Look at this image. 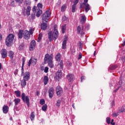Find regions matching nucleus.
Wrapping results in <instances>:
<instances>
[{
  "label": "nucleus",
  "mask_w": 125,
  "mask_h": 125,
  "mask_svg": "<svg viewBox=\"0 0 125 125\" xmlns=\"http://www.w3.org/2000/svg\"><path fill=\"white\" fill-rule=\"evenodd\" d=\"M44 62L45 63H47L48 66L50 67V68H53L54 67V64H53V54L47 53L45 55L44 58Z\"/></svg>",
  "instance_id": "obj_1"
},
{
  "label": "nucleus",
  "mask_w": 125,
  "mask_h": 125,
  "mask_svg": "<svg viewBox=\"0 0 125 125\" xmlns=\"http://www.w3.org/2000/svg\"><path fill=\"white\" fill-rule=\"evenodd\" d=\"M48 36L49 42H52L53 40L56 41L58 38V31L54 27V32L50 31L48 34Z\"/></svg>",
  "instance_id": "obj_2"
},
{
  "label": "nucleus",
  "mask_w": 125,
  "mask_h": 125,
  "mask_svg": "<svg viewBox=\"0 0 125 125\" xmlns=\"http://www.w3.org/2000/svg\"><path fill=\"white\" fill-rule=\"evenodd\" d=\"M13 40H14V35L9 34L6 39L5 44L7 46H11L13 43Z\"/></svg>",
  "instance_id": "obj_3"
},
{
  "label": "nucleus",
  "mask_w": 125,
  "mask_h": 125,
  "mask_svg": "<svg viewBox=\"0 0 125 125\" xmlns=\"http://www.w3.org/2000/svg\"><path fill=\"white\" fill-rule=\"evenodd\" d=\"M51 16V12H50V10H47L45 12L42 14V19L43 21H45V22H48V20H49Z\"/></svg>",
  "instance_id": "obj_4"
},
{
  "label": "nucleus",
  "mask_w": 125,
  "mask_h": 125,
  "mask_svg": "<svg viewBox=\"0 0 125 125\" xmlns=\"http://www.w3.org/2000/svg\"><path fill=\"white\" fill-rule=\"evenodd\" d=\"M31 9V6H28L27 7H23L22 10L23 15L25 16L26 14L27 16H30Z\"/></svg>",
  "instance_id": "obj_5"
},
{
  "label": "nucleus",
  "mask_w": 125,
  "mask_h": 125,
  "mask_svg": "<svg viewBox=\"0 0 125 125\" xmlns=\"http://www.w3.org/2000/svg\"><path fill=\"white\" fill-rule=\"evenodd\" d=\"M21 99L24 103H26L28 107H30V99H29L28 96H26L25 94L22 93L21 94Z\"/></svg>",
  "instance_id": "obj_6"
},
{
  "label": "nucleus",
  "mask_w": 125,
  "mask_h": 125,
  "mask_svg": "<svg viewBox=\"0 0 125 125\" xmlns=\"http://www.w3.org/2000/svg\"><path fill=\"white\" fill-rule=\"evenodd\" d=\"M54 78L56 82H59L60 80H62V71L61 70H58L57 72H56Z\"/></svg>",
  "instance_id": "obj_7"
},
{
  "label": "nucleus",
  "mask_w": 125,
  "mask_h": 125,
  "mask_svg": "<svg viewBox=\"0 0 125 125\" xmlns=\"http://www.w3.org/2000/svg\"><path fill=\"white\" fill-rule=\"evenodd\" d=\"M37 62H38V59H37L36 58H34V57H32L29 61L28 63V67H30L31 64H32L33 66H35V65L37 64Z\"/></svg>",
  "instance_id": "obj_8"
},
{
  "label": "nucleus",
  "mask_w": 125,
  "mask_h": 125,
  "mask_svg": "<svg viewBox=\"0 0 125 125\" xmlns=\"http://www.w3.org/2000/svg\"><path fill=\"white\" fill-rule=\"evenodd\" d=\"M56 92L57 95L59 97H60L63 93V89H62L60 86H57L56 87Z\"/></svg>",
  "instance_id": "obj_9"
},
{
  "label": "nucleus",
  "mask_w": 125,
  "mask_h": 125,
  "mask_svg": "<svg viewBox=\"0 0 125 125\" xmlns=\"http://www.w3.org/2000/svg\"><path fill=\"white\" fill-rule=\"evenodd\" d=\"M32 10L33 12L37 13H36V16L37 17H40L41 15H42V10H39L37 9V7L36 6H34L32 9Z\"/></svg>",
  "instance_id": "obj_10"
},
{
  "label": "nucleus",
  "mask_w": 125,
  "mask_h": 125,
  "mask_svg": "<svg viewBox=\"0 0 125 125\" xmlns=\"http://www.w3.org/2000/svg\"><path fill=\"white\" fill-rule=\"evenodd\" d=\"M84 27H83V25L82 26V27H81V26H78L77 27V33L78 34H81L82 36L84 34Z\"/></svg>",
  "instance_id": "obj_11"
},
{
  "label": "nucleus",
  "mask_w": 125,
  "mask_h": 125,
  "mask_svg": "<svg viewBox=\"0 0 125 125\" xmlns=\"http://www.w3.org/2000/svg\"><path fill=\"white\" fill-rule=\"evenodd\" d=\"M36 44L37 43L36 42V41L35 40H32L30 43L29 50H30V51H33V50L35 49Z\"/></svg>",
  "instance_id": "obj_12"
},
{
  "label": "nucleus",
  "mask_w": 125,
  "mask_h": 125,
  "mask_svg": "<svg viewBox=\"0 0 125 125\" xmlns=\"http://www.w3.org/2000/svg\"><path fill=\"white\" fill-rule=\"evenodd\" d=\"M31 37V34L28 30H25L23 32V39L25 40H29Z\"/></svg>",
  "instance_id": "obj_13"
},
{
  "label": "nucleus",
  "mask_w": 125,
  "mask_h": 125,
  "mask_svg": "<svg viewBox=\"0 0 125 125\" xmlns=\"http://www.w3.org/2000/svg\"><path fill=\"white\" fill-rule=\"evenodd\" d=\"M0 53L3 59L5 58L7 56V51L5 49H2Z\"/></svg>",
  "instance_id": "obj_14"
},
{
  "label": "nucleus",
  "mask_w": 125,
  "mask_h": 125,
  "mask_svg": "<svg viewBox=\"0 0 125 125\" xmlns=\"http://www.w3.org/2000/svg\"><path fill=\"white\" fill-rule=\"evenodd\" d=\"M68 41V38L67 37H65L64 40L62 42V49H66V47L67 46V42Z\"/></svg>",
  "instance_id": "obj_15"
},
{
  "label": "nucleus",
  "mask_w": 125,
  "mask_h": 125,
  "mask_svg": "<svg viewBox=\"0 0 125 125\" xmlns=\"http://www.w3.org/2000/svg\"><path fill=\"white\" fill-rule=\"evenodd\" d=\"M23 80L24 81H29L30 80V73L29 72H26L24 73Z\"/></svg>",
  "instance_id": "obj_16"
},
{
  "label": "nucleus",
  "mask_w": 125,
  "mask_h": 125,
  "mask_svg": "<svg viewBox=\"0 0 125 125\" xmlns=\"http://www.w3.org/2000/svg\"><path fill=\"white\" fill-rule=\"evenodd\" d=\"M48 93H49V98H50V99L52 98V97H53V95L54 94V89H53V87H51L49 89Z\"/></svg>",
  "instance_id": "obj_17"
},
{
  "label": "nucleus",
  "mask_w": 125,
  "mask_h": 125,
  "mask_svg": "<svg viewBox=\"0 0 125 125\" xmlns=\"http://www.w3.org/2000/svg\"><path fill=\"white\" fill-rule=\"evenodd\" d=\"M67 80H68L69 82H73L74 81V79L75 78V76L72 74H68L66 76Z\"/></svg>",
  "instance_id": "obj_18"
},
{
  "label": "nucleus",
  "mask_w": 125,
  "mask_h": 125,
  "mask_svg": "<svg viewBox=\"0 0 125 125\" xmlns=\"http://www.w3.org/2000/svg\"><path fill=\"white\" fill-rule=\"evenodd\" d=\"M22 63L21 66V77H23V75H25V73H24V65L25 64V58H23L22 59Z\"/></svg>",
  "instance_id": "obj_19"
},
{
  "label": "nucleus",
  "mask_w": 125,
  "mask_h": 125,
  "mask_svg": "<svg viewBox=\"0 0 125 125\" xmlns=\"http://www.w3.org/2000/svg\"><path fill=\"white\" fill-rule=\"evenodd\" d=\"M2 111L4 114H7L8 112V106L4 105L2 107Z\"/></svg>",
  "instance_id": "obj_20"
},
{
  "label": "nucleus",
  "mask_w": 125,
  "mask_h": 125,
  "mask_svg": "<svg viewBox=\"0 0 125 125\" xmlns=\"http://www.w3.org/2000/svg\"><path fill=\"white\" fill-rule=\"evenodd\" d=\"M41 30L45 31V30H46V28H47V24L43 22L42 24H41Z\"/></svg>",
  "instance_id": "obj_21"
},
{
  "label": "nucleus",
  "mask_w": 125,
  "mask_h": 125,
  "mask_svg": "<svg viewBox=\"0 0 125 125\" xmlns=\"http://www.w3.org/2000/svg\"><path fill=\"white\" fill-rule=\"evenodd\" d=\"M8 56L10 59H13L14 58V52L12 51H10L8 53Z\"/></svg>",
  "instance_id": "obj_22"
},
{
  "label": "nucleus",
  "mask_w": 125,
  "mask_h": 125,
  "mask_svg": "<svg viewBox=\"0 0 125 125\" xmlns=\"http://www.w3.org/2000/svg\"><path fill=\"white\" fill-rule=\"evenodd\" d=\"M55 59H56V61L57 62L61 61V54H60V53H57L55 56Z\"/></svg>",
  "instance_id": "obj_23"
},
{
  "label": "nucleus",
  "mask_w": 125,
  "mask_h": 125,
  "mask_svg": "<svg viewBox=\"0 0 125 125\" xmlns=\"http://www.w3.org/2000/svg\"><path fill=\"white\" fill-rule=\"evenodd\" d=\"M28 6H31V2L28 0H26L24 2V6L23 7H27Z\"/></svg>",
  "instance_id": "obj_24"
},
{
  "label": "nucleus",
  "mask_w": 125,
  "mask_h": 125,
  "mask_svg": "<svg viewBox=\"0 0 125 125\" xmlns=\"http://www.w3.org/2000/svg\"><path fill=\"white\" fill-rule=\"evenodd\" d=\"M43 82L44 85H46L47 83H48V77L46 76H44Z\"/></svg>",
  "instance_id": "obj_25"
},
{
  "label": "nucleus",
  "mask_w": 125,
  "mask_h": 125,
  "mask_svg": "<svg viewBox=\"0 0 125 125\" xmlns=\"http://www.w3.org/2000/svg\"><path fill=\"white\" fill-rule=\"evenodd\" d=\"M58 66H60L61 69H63V61H59Z\"/></svg>",
  "instance_id": "obj_26"
},
{
  "label": "nucleus",
  "mask_w": 125,
  "mask_h": 125,
  "mask_svg": "<svg viewBox=\"0 0 125 125\" xmlns=\"http://www.w3.org/2000/svg\"><path fill=\"white\" fill-rule=\"evenodd\" d=\"M19 39H22L23 38V30H20L18 33Z\"/></svg>",
  "instance_id": "obj_27"
},
{
  "label": "nucleus",
  "mask_w": 125,
  "mask_h": 125,
  "mask_svg": "<svg viewBox=\"0 0 125 125\" xmlns=\"http://www.w3.org/2000/svg\"><path fill=\"white\" fill-rule=\"evenodd\" d=\"M85 11L86 12H88L89 10H90V6L88 4V3L85 4Z\"/></svg>",
  "instance_id": "obj_28"
},
{
  "label": "nucleus",
  "mask_w": 125,
  "mask_h": 125,
  "mask_svg": "<svg viewBox=\"0 0 125 125\" xmlns=\"http://www.w3.org/2000/svg\"><path fill=\"white\" fill-rule=\"evenodd\" d=\"M27 82L26 80H24L22 79V80L21 81V87H24V86H26V84H27Z\"/></svg>",
  "instance_id": "obj_29"
},
{
  "label": "nucleus",
  "mask_w": 125,
  "mask_h": 125,
  "mask_svg": "<svg viewBox=\"0 0 125 125\" xmlns=\"http://www.w3.org/2000/svg\"><path fill=\"white\" fill-rule=\"evenodd\" d=\"M15 94L17 97H21V92L19 90L15 91Z\"/></svg>",
  "instance_id": "obj_30"
},
{
  "label": "nucleus",
  "mask_w": 125,
  "mask_h": 125,
  "mask_svg": "<svg viewBox=\"0 0 125 125\" xmlns=\"http://www.w3.org/2000/svg\"><path fill=\"white\" fill-rule=\"evenodd\" d=\"M25 48V44H24V43H21L19 47V49L20 50H23V49H24Z\"/></svg>",
  "instance_id": "obj_31"
},
{
  "label": "nucleus",
  "mask_w": 125,
  "mask_h": 125,
  "mask_svg": "<svg viewBox=\"0 0 125 125\" xmlns=\"http://www.w3.org/2000/svg\"><path fill=\"white\" fill-rule=\"evenodd\" d=\"M20 101H21L20 99H18V98L15 99L14 100L15 105L16 106L18 105V104H19V103H20Z\"/></svg>",
  "instance_id": "obj_32"
},
{
  "label": "nucleus",
  "mask_w": 125,
  "mask_h": 125,
  "mask_svg": "<svg viewBox=\"0 0 125 125\" xmlns=\"http://www.w3.org/2000/svg\"><path fill=\"white\" fill-rule=\"evenodd\" d=\"M42 33H40L39 34L37 41L38 42H41V41H42Z\"/></svg>",
  "instance_id": "obj_33"
},
{
  "label": "nucleus",
  "mask_w": 125,
  "mask_h": 125,
  "mask_svg": "<svg viewBox=\"0 0 125 125\" xmlns=\"http://www.w3.org/2000/svg\"><path fill=\"white\" fill-rule=\"evenodd\" d=\"M30 119L31 120V121H34V120H35V115L34 114V112H32L31 113Z\"/></svg>",
  "instance_id": "obj_34"
},
{
  "label": "nucleus",
  "mask_w": 125,
  "mask_h": 125,
  "mask_svg": "<svg viewBox=\"0 0 125 125\" xmlns=\"http://www.w3.org/2000/svg\"><path fill=\"white\" fill-rule=\"evenodd\" d=\"M62 34H65V32H66V25H62Z\"/></svg>",
  "instance_id": "obj_35"
},
{
  "label": "nucleus",
  "mask_w": 125,
  "mask_h": 125,
  "mask_svg": "<svg viewBox=\"0 0 125 125\" xmlns=\"http://www.w3.org/2000/svg\"><path fill=\"white\" fill-rule=\"evenodd\" d=\"M35 31V28H32V27H30L29 28V34L31 35H33V34H34V31Z\"/></svg>",
  "instance_id": "obj_36"
},
{
  "label": "nucleus",
  "mask_w": 125,
  "mask_h": 125,
  "mask_svg": "<svg viewBox=\"0 0 125 125\" xmlns=\"http://www.w3.org/2000/svg\"><path fill=\"white\" fill-rule=\"evenodd\" d=\"M86 20V18H85V16H82V20L81 22L82 23H84Z\"/></svg>",
  "instance_id": "obj_37"
},
{
  "label": "nucleus",
  "mask_w": 125,
  "mask_h": 125,
  "mask_svg": "<svg viewBox=\"0 0 125 125\" xmlns=\"http://www.w3.org/2000/svg\"><path fill=\"white\" fill-rule=\"evenodd\" d=\"M35 17H36V13L34 12H33L30 16V18L31 19L33 20L34 19H35Z\"/></svg>",
  "instance_id": "obj_38"
},
{
  "label": "nucleus",
  "mask_w": 125,
  "mask_h": 125,
  "mask_svg": "<svg viewBox=\"0 0 125 125\" xmlns=\"http://www.w3.org/2000/svg\"><path fill=\"white\" fill-rule=\"evenodd\" d=\"M117 67V65H114L110 66L109 68L110 70H115V69H116Z\"/></svg>",
  "instance_id": "obj_39"
},
{
  "label": "nucleus",
  "mask_w": 125,
  "mask_h": 125,
  "mask_svg": "<svg viewBox=\"0 0 125 125\" xmlns=\"http://www.w3.org/2000/svg\"><path fill=\"white\" fill-rule=\"evenodd\" d=\"M47 109V105L44 104L43 105H42V111H46Z\"/></svg>",
  "instance_id": "obj_40"
},
{
  "label": "nucleus",
  "mask_w": 125,
  "mask_h": 125,
  "mask_svg": "<svg viewBox=\"0 0 125 125\" xmlns=\"http://www.w3.org/2000/svg\"><path fill=\"white\" fill-rule=\"evenodd\" d=\"M37 7L38 8V10L42 9V4L39 3L37 5Z\"/></svg>",
  "instance_id": "obj_41"
},
{
  "label": "nucleus",
  "mask_w": 125,
  "mask_h": 125,
  "mask_svg": "<svg viewBox=\"0 0 125 125\" xmlns=\"http://www.w3.org/2000/svg\"><path fill=\"white\" fill-rule=\"evenodd\" d=\"M45 103V101H44V99H42L40 101V104L41 105H43Z\"/></svg>",
  "instance_id": "obj_42"
},
{
  "label": "nucleus",
  "mask_w": 125,
  "mask_h": 125,
  "mask_svg": "<svg viewBox=\"0 0 125 125\" xmlns=\"http://www.w3.org/2000/svg\"><path fill=\"white\" fill-rule=\"evenodd\" d=\"M76 5L73 4L72 7V12H75L76 11Z\"/></svg>",
  "instance_id": "obj_43"
},
{
  "label": "nucleus",
  "mask_w": 125,
  "mask_h": 125,
  "mask_svg": "<svg viewBox=\"0 0 125 125\" xmlns=\"http://www.w3.org/2000/svg\"><path fill=\"white\" fill-rule=\"evenodd\" d=\"M61 104V100H58V101H57L56 106L57 107H59Z\"/></svg>",
  "instance_id": "obj_44"
},
{
  "label": "nucleus",
  "mask_w": 125,
  "mask_h": 125,
  "mask_svg": "<svg viewBox=\"0 0 125 125\" xmlns=\"http://www.w3.org/2000/svg\"><path fill=\"white\" fill-rule=\"evenodd\" d=\"M66 9V5H63L62 6V7H61V11H62V12L63 11H65V10Z\"/></svg>",
  "instance_id": "obj_45"
},
{
  "label": "nucleus",
  "mask_w": 125,
  "mask_h": 125,
  "mask_svg": "<svg viewBox=\"0 0 125 125\" xmlns=\"http://www.w3.org/2000/svg\"><path fill=\"white\" fill-rule=\"evenodd\" d=\"M106 123L108 125H110V123H111V119L109 117L106 118Z\"/></svg>",
  "instance_id": "obj_46"
},
{
  "label": "nucleus",
  "mask_w": 125,
  "mask_h": 125,
  "mask_svg": "<svg viewBox=\"0 0 125 125\" xmlns=\"http://www.w3.org/2000/svg\"><path fill=\"white\" fill-rule=\"evenodd\" d=\"M82 57H83V54H82V53H79V54L78 56V60H80V59H81Z\"/></svg>",
  "instance_id": "obj_47"
},
{
  "label": "nucleus",
  "mask_w": 125,
  "mask_h": 125,
  "mask_svg": "<svg viewBox=\"0 0 125 125\" xmlns=\"http://www.w3.org/2000/svg\"><path fill=\"white\" fill-rule=\"evenodd\" d=\"M16 2L19 3V4H21L23 3V0H15Z\"/></svg>",
  "instance_id": "obj_48"
},
{
  "label": "nucleus",
  "mask_w": 125,
  "mask_h": 125,
  "mask_svg": "<svg viewBox=\"0 0 125 125\" xmlns=\"http://www.w3.org/2000/svg\"><path fill=\"white\" fill-rule=\"evenodd\" d=\"M49 68L47 66H46L44 69V73H48Z\"/></svg>",
  "instance_id": "obj_49"
},
{
  "label": "nucleus",
  "mask_w": 125,
  "mask_h": 125,
  "mask_svg": "<svg viewBox=\"0 0 125 125\" xmlns=\"http://www.w3.org/2000/svg\"><path fill=\"white\" fill-rule=\"evenodd\" d=\"M119 116V114L116 113V112H114L112 113V117H118Z\"/></svg>",
  "instance_id": "obj_50"
},
{
  "label": "nucleus",
  "mask_w": 125,
  "mask_h": 125,
  "mask_svg": "<svg viewBox=\"0 0 125 125\" xmlns=\"http://www.w3.org/2000/svg\"><path fill=\"white\" fill-rule=\"evenodd\" d=\"M67 66H68V67H71V66H72V62H67Z\"/></svg>",
  "instance_id": "obj_51"
},
{
  "label": "nucleus",
  "mask_w": 125,
  "mask_h": 125,
  "mask_svg": "<svg viewBox=\"0 0 125 125\" xmlns=\"http://www.w3.org/2000/svg\"><path fill=\"white\" fill-rule=\"evenodd\" d=\"M62 21H66L67 20V18L66 17V16H64L62 18Z\"/></svg>",
  "instance_id": "obj_52"
},
{
  "label": "nucleus",
  "mask_w": 125,
  "mask_h": 125,
  "mask_svg": "<svg viewBox=\"0 0 125 125\" xmlns=\"http://www.w3.org/2000/svg\"><path fill=\"white\" fill-rule=\"evenodd\" d=\"M78 44L80 46V47H83V44L81 42H79Z\"/></svg>",
  "instance_id": "obj_53"
},
{
  "label": "nucleus",
  "mask_w": 125,
  "mask_h": 125,
  "mask_svg": "<svg viewBox=\"0 0 125 125\" xmlns=\"http://www.w3.org/2000/svg\"><path fill=\"white\" fill-rule=\"evenodd\" d=\"M85 4L86 3H83L82 4H81L80 5L81 8H83V7L84 6V5H85Z\"/></svg>",
  "instance_id": "obj_54"
},
{
  "label": "nucleus",
  "mask_w": 125,
  "mask_h": 125,
  "mask_svg": "<svg viewBox=\"0 0 125 125\" xmlns=\"http://www.w3.org/2000/svg\"><path fill=\"white\" fill-rule=\"evenodd\" d=\"M78 3H79V1L75 0V1H74L73 4H75V5H77V4H78Z\"/></svg>",
  "instance_id": "obj_55"
},
{
  "label": "nucleus",
  "mask_w": 125,
  "mask_h": 125,
  "mask_svg": "<svg viewBox=\"0 0 125 125\" xmlns=\"http://www.w3.org/2000/svg\"><path fill=\"white\" fill-rule=\"evenodd\" d=\"M84 80V76H83L81 77V82L82 83L83 81Z\"/></svg>",
  "instance_id": "obj_56"
},
{
  "label": "nucleus",
  "mask_w": 125,
  "mask_h": 125,
  "mask_svg": "<svg viewBox=\"0 0 125 125\" xmlns=\"http://www.w3.org/2000/svg\"><path fill=\"white\" fill-rule=\"evenodd\" d=\"M14 75H18V69H16L15 72H14Z\"/></svg>",
  "instance_id": "obj_57"
},
{
  "label": "nucleus",
  "mask_w": 125,
  "mask_h": 125,
  "mask_svg": "<svg viewBox=\"0 0 125 125\" xmlns=\"http://www.w3.org/2000/svg\"><path fill=\"white\" fill-rule=\"evenodd\" d=\"M39 94H40V92H39V91L37 90L36 91V95L37 96H39Z\"/></svg>",
  "instance_id": "obj_58"
},
{
  "label": "nucleus",
  "mask_w": 125,
  "mask_h": 125,
  "mask_svg": "<svg viewBox=\"0 0 125 125\" xmlns=\"http://www.w3.org/2000/svg\"><path fill=\"white\" fill-rule=\"evenodd\" d=\"M2 40V35L0 33V42Z\"/></svg>",
  "instance_id": "obj_59"
},
{
  "label": "nucleus",
  "mask_w": 125,
  "mask_h": 125,
  "mask_svg": "<svg viewBox=\"0 0 125 125\" xmlns=\"http://www.w3.org/2000/svg\"><path fill=\"white\" fill-rule=\"evenodd\" d=\"M119 88H120V87H119L117 89H116V90H115L114 91V92L116 93L117 92V91H118V90H119Z\"/></svg>",
  "instance_id": "obj_60"
},
{
  "label": "nucleus",
  "mask_w": 125,
  "mask_h": 125,
  "mask_svg": "<svg viewBox=\"0 0 125 125\" xmlns=\"http://www.w3.org/2000/svg\"><path fill=\"white\" fill-rule=\"evenodd\" d=\"M111 105L113 107V106H114L115 105V102L114 101H113L112 103H111Z\"/></svg>",
  "instance_id": "obj_61"
},
{
  "label": "nucleus",
  "mask_w": 125,
  "mask_h": 125,
  "mask_svg": "<svg viewBox=\"0 0 125 125\" xmlns=\"http://www.w3.org/2000/svg\"><path fill=\"white\" fill-rule=\"evenodd\" d=\"M88 0H84V3H87Z\"/></svg>",
  "instance_id": "obj_62"
},
{
  "label": "nucleus",
  "mask_w": 125,
  "mask_h": 125,
  "mask_svg": "<svg viewBox=\"0 0 125 125\" xmlns=\"http://www.w3.org/2000/svg\"><path fill=\"white\" fill-rule=\"evenodd\" d=\"M110 124H111L112 125H115L116 123H115V122H110Z\"/></svg>",
  "instance_id": "obj_63"
},
{
  "label": "nucleus",
  "mask_w": 125,
  "mask_h": 125,
  "mask_svg": "<svg viewBox=\"0 0 125 125\" xmlns=\"http://www.w3.org/2000/svg\"><path fill=\"white\" fill-rule=\"evenodd\" d=\"M122 46H125V42H124V43H122Z\"/></svg>",
  "instance_id": "obj_64"
}]
</instances>
